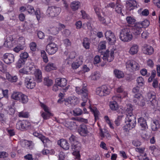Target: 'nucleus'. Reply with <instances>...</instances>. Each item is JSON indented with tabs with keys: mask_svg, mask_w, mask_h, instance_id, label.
Masks as SVG:
<instances>
[{
	"mask_svg": "<svg viewBox=\"0 0 160 160\" xmlns=\"http://www.w3.org/2000/svg\"><path fill=\"white\" fill-rule=\"evenodd\" d=\"M126 112L127 117L125 119L126 125L125 126L128 130H130L134 128L136 125V120L135 116L132 114V106L130 104H128L126 108ZM122 113L124 112V111L122 112Z\"/></svg>",
	"mask_w": 160,
	"mask_h": 160,
	"instance_id": "obj_1",
	"label": "nucleus"
},
{
	"mask_svg": "<svg viewBox=\"0 0 160 160\" xmlns=\"http://www.w3.org/2000/svg\"><path fill=\"white\" fill-rule=\"evenodd\" d=\"M69 140L72 143L71 149L73 151L72 154L76 157V160H80L79 151L81 148V144L78 141L77 138L73 135L70 137Z\"/></svg>",
	"mask_w": 160,
	"mask_h": 160,
	"instance_id": "obj_2",
	"label": "nucleus"
},
{
	"mask_svg": "<svg viewBox=\"0 0 160 160\" xmlns=\"http://www.w3.org/2000/svg\"><path fill=\"white\" fill-rule=\"evenodd\" d=\"M139 90V88L138 87H136L132 89V92L136 93L134 95V98L135 99L134 100L135 102L137 104L141 106H143L145 104V100H143V97L142 95L138 93Z\"/></svg>",
	"mask_w": 160,
	"mask_h": 160,
	"instance_id": "obj_3",
	"label": "nucleus"
},
{
	"mask_svg": "<svg viewBox=\"0 0 160 160\" xmlns=\"http://www.w3.org/2000/svg\"><path fill=\"white\" fill-rule=\"evenodd\" d=\"M145 99L143 98V100L146 101L147 104L151 107L153 105L157 106V102L158 101L156 99L155 93L153 91H150L147 93L145 96Z\"/></svg>",
	"mask_w": 160,
	"mask_h": 160,
	"instance_id": "obj_4",
	"label": "nucleus"
},
{
	"mask_svg": "<svg viewBox=\"0 0 160 160\" xmlns=\"http://www.w3.org/2000/svg\"><path fill=\"white\" fill-rule=\"evenodd\" d=\"M132 38V36L130 30L127 28H124L121 31L120 38L124 42H128Z\"/></svg>",
	"mask_w": 160,
	"mask_h": 160,
	"instance_id": "obj_5",
	"label": "nucleus"
},
{
	"mask_svg": "<svg viewBox=\"0 0 160 160\" xmlns=\"http://www.w3.org/2000/svg\"><path fill=\"white\" fill-rule=\"evenodd\" d=\"M116 91L117 92L120 93L121 94L113 96L112 98V100L121 101L122 99L127 96V92L124 90L123 87L122 86L117 88Z\"/></svg>",
	"mask_w": 160,
	"mask_h": 160,
	"instance_id": "obj_6",
	"label": "nucleus"
},
{
	"mask_svg": "<svg viewBox=\"0 0 160 160\" xmlns=\"http://www.w3.org/2000/svg\"><path fill=\"white\" fill-rule=\"evenodd\" d=\"M61 9L55 6L49 7L47 11V14L49 17L52 18L56 17L60 13Z\"/></svg>",
	"mask_w": 160,
	"mask_h": 160,
	"instance_id": "obj_7",
	"label": "nucleus"
},
{
	"mask_svg": "<svg viewBox=\"0 0 160 160\" xmlns=\"http://www.w3.org/2000/svg\"><path fill=\"white\" fill-rule=\"evenodd\" d=\"M40 105L45 111L41 112V116L44 120L48 119L53 116V114L50 112V109L47 106L42 103H40Z\"/></svg>",
	"mask_w": 160,
	"mask_h": 160,
	"instance_id": "obj_8",
	"label": "nucleus"
},
{
	"mask_svg": "<svg viewBox=\"0 0 160 160\" xmlns=\"http://www.w3.org/2000/svg\"><path fill=\"white\" fill-rule=\"evenodd\" d=\"M19 57L17 65V66L18 68L22 67L25 64L29 57V55L27 52H25L21 53L20 54Z\"/></svg>",
	"mask_w": 160,
	"mask_h": 160,
	"instance_id": "obj_9",
	"label": "nucleus"
},
{
	"mask_svg": "<svg viewBox=\"0 0 160 160\" xmlns=\"http://www.w3.org/2000/svg\"><path fill=\"white\" fill-rule=\"evenodd\" d=\"M105 37L108 44L113 45L115 43L116 38L114 33L111 30H108L106 32Z\"/></svg>",
	"mask_w": 160,
	"mask_h": 160,
	"instance_id": "obj_10",
	"label": "nucleus"
},
{
	"mask_svg": "<svg viewBox=\"0 0 160 160\" xmlns=\"http://www.w3.org/2000/svg\"><path fill=\"white\" fill-rule=\"evenodd\" d=\"M75 91L78 94H82V99L86 101L88 99V92L86 87L81 88L79 87H75Z\"/></svg>",
	"mask_w": 160,
	"mask_h": 160,
	"instance_id": "obj_11",
	"label": "nucleus"
},
{
	"mask_svg": "<svg viewBox=\"0 0 160 160\" xmlns=\"http://www.w3.org/2000/svg\"><path fill=\"white\" fill-rule=\"evenodd\" d=\"M58 50L57 45L54 42H51L48 44L46 48V50L49 55L55 54Z\"/></svg>",
	"mask_w": 160,
	"mask_h": 160,
	"instance_id": "obj_12",
	"label": "nucleus"
},
{
	"mask_svg": "<svg viewBox=\"0 0 160 160\" xmlns=\"http://www.w3.org/2000/svg\"><path fill=\"white\" fill-rule=\"evenodd\" d=\"M126 68H130L133 71L139 70L140 66L136 61L133 60H128L126 63Z\"/></svg>",
	"mask_w": 160,
	"mask_h": 160,
	"instance_id": "obj_13",
	"label": "nucleus"
},
{
	"mask_svg": "<svg viewBox=\"0 0 160 160\" xmlns=\"http://www.w3.org/2000/svg\"><path fill=\"white\" fill-rule=\"evenodd\" d=\"M30 125V123L28 121H19L17 123L16 128L18 129L24 131L28 129Z\"/></svg>",
	"mask_w": 160,
	"mask_h": 160,
	"instance_id": "obj_14",
	"label": "nucleus"
},
{
	"mask_svg": "<svg viewBox=\"0 0 160 160\" xmlns=\"http://www.w3.org/2000/svg\"><path fill=\"white\" fill-rule=\"evenodd\" d=\"M25 85L29 89L33 88L35 86V82L34 79L30 77H27L25 80Z\"/></svg>",
	"mask_w": 160,
	"mask_h": 160,
	"instance_id": "obj_15",
	"label": "nucleus"
},
{
	"mask_svg": "<svg viewBox=\"0 0 160 160\" xmlns=\"http://www.w3.org/2000/svg\"><path fill=\"white\" fill-rule=\"evenodd\" d=\"M65 104L68 105L70 104L75 105L78 103L79 100L78 98L75 96H72L64 100Z\"/></svg>",
	"mask_w": 160,
	"mask_h": 160,
	"instance_id": "obj_16",
	"label": "nucleus"
},
{
	"mask_svg": "<svg viewBox=\"0 0 160 160\" xmlns=\"http://www.w3.org/2000/svg\"><path fill=\"white\" fill-rule=\"evenodd\" d=\"M2 58L4 62L7 64L12 63L14 61V56L11 53H5L3 55Z\"/></svg>",
	"mask_w": 160,
	"mask_h": 160,
	"instance_id": "obj_17",
	"label": "nucleus"
},
{
	"mask_svg": "<svg viewBox=\"0 0 160 160\" xmlns=\"http://www.w3.org/2000/svg\"><path fill=\"white\" fill-rule=\"evenodd\" d=\"M106 7L114 8L115 11L118 13L122 14V10L123 6L121 5L115 4L114 2H112L108 4Z\"/></svg>",
	"mask_w": 160,
	"mask_h": 160,
	"instance_id": "obj_18",
	"label": "nucleus"
},
{
	"mask_svg": "<svg viewBox=\"0 0 160 160\" xmlns=\"http://www.w3.org/2000/svg\"><path fill=\"white\" fill-rule=\"evenodd\" d=\"M83 57L82 56H78L76 61L73 62L71 65L72 68L74 69L78 68L82 64L83 62Z\"/></svg>",
	"mask_w": 160,
	"mask_h": 160,
	"instance_id": "obj_19",
	"label": "nucleus"
},
{
	"mask_svg": "<svg viewBox=\"0 0 160 160\" xmlns=\"http://www.w3.org/2000/svg\"><path fill=\"white\" fill-rule=\"evenodd\" d=\"M78 132L81 136H86L88 133L86 126L85 125H81L78 128Z\"/></svg>",
	"mask_w": 160,
	"mask_h": 160,
	"instance_id": "obj_20",
	"label": "nucleus"
},
{
	"mask_svg": "<svg viewBox=\"0 0 160 160\" xmlns=\"http://www.w3.org/2000/svg\"><path fill=\"white\" fill-rule=\"evenodd\" d=\"M109 50H107L105 53L102 57L103 59L105 61H107L110 62L112 61L114 59V57L113 55H112L109 53Z\"/></svg>",
	"mask_w": 160,
	"mask_h": 160,
	"instance_id": "obj_21",
	"label": "nucleus"
},
{
	"mask_svg": "<svg viewBox=\"0 0 160 160\" xmlns=\"http://www.w3.org/2000/svg\"><path fill=\"white\" fill-rule=\"evenodd\" d=\"M140 24L136 23L132 29V33L135 35H139L142 31V28L140 26Z\"/></svg>",
	"mask_w": 160,
	"mask_h": 160,
	"instance_id": "obj_22",
	"label": "nucleus"
},
{
	"mask_svg": "<svg viewBox=\"0 0 160 160\" xmlns=\"http://www.w3.org/2000/svg\"><path fill=\"white\" fill-rule=\"evenodd\" d=\"M58 144L63 149L67 150L69 148V145L67 141L64 139H61L58 142Z\"/></svg>",
	"mask_w": 160,
	"mask_h": 160,
	"instance_id": "obj_23",
	"label": "nucleus"
},
{
	"mask_svg": "<svg viewBox=\"0 0 160 160\" xmlns=\"http://www.w3.org/2000/svg\"><path fill=\"white\" fill-rule=\"evenodd\" d=\"M55 82L58 86L62 88L64 87L67 84V80L64 78H57Z\"/></svg>",
	"mask_w": 160,
	"mask_h": 160,
	"instance_id": "obj_24",
	"label": "nucleus"
},
{
	"mask_svg": "<svg viewBox=\"0 0 160 160\" xmlns=\"http://www.w3.org/2000/svg\"><path fill=\"white\" fill-rule=\"evenodd\" d=\"M143 52L149 55L152 54L154 52V50L153 48L149 45H146L142 48Z\"/></svg>",
	"mask_w": 160,
	"mask_h": 160,
	"instance_id": "obj_25",
	"label": "nucleus"
},
{
	"mask_svg": "<svg viewBox=\"0 0 160 160\" xmlns=\"http://www.w3.org/2000/svg\"><path fill=\"white\" fill-rule=\"evenodd\" d=\"M34 74L38 82H40L42 81V72L39 69H36L34 71Z\"/></svg>",
	"mask_w": 160,
	"mask_h": 160,
	"instance_id": "obj_26",
	"label": "nucleus"
},
{
	"mask_svg": "<svg viewBox=\"0 0 160 160\" xmlns=\"http://www.w3.org/2000/svg\"><path fill=\"white\" fill-rule=\"evenodd\" d=\"M89 108L91 112L93 114L95 120L96 121L98 119L100 115V113L97 109L95 107H92L91 106L89 107Z\"/></svg>",
	"mask_w": 160,
	"mask_h": 160,
	"instance_id": "obj_27",
	"label": "nucleus"
},
{
	"mask_svg": "<svg viewBox=\"0 0 160 160\" xmlns=\"http://www.w3.org/2000/svg\"><path fill=\"white\" fill-rule=\"evenodd\" d=\"M137 2L135 0H131L127 2V8L130 10L133 9L134 7L137 6Z\"/></svg>",
	"mask_w": 160,
	"mask_h": 160,
	"instance_id": "obj_28",
	"label": "nucleus"
},
{
	"mask_svg": "<svg viewBox=\"0 0 160 160\" xmlns=\"http://www.w3.org/2000/svg\"><path fill=\"white\" fill-rule=\"evenodd\" d=\"M21 93L22 92H19L14 91L11 94V98L12 99L16 101H19Z\"/></svg>",
	"mask_w": 160,
	"mask_h": 160,
	"instance_id": "obj_29",
	"label": "nucleus"
},
{
	"mask_svg": "<svg viewBox=\"0 0 160 160\" xmlns=\"http://www.w3.org/2000/svg\"><path fill=\"white\" fill-rule=\"evenodd\" d=\"M113 100L110 102V108L112 110L116 111L118 109L119 105L117 102V100Z\"/></svg>",
	"mask_w": 160,
	"mask_h": 160,
	"instance_id": "obj_30",
	"label": "nucleus"
},
{
	"mask_svg": "<svg viewBox=\"0 0 160 160\" xmlns=\"http://www.w3.org/2000/svg\"><path fill=\"white\" fill-rule=\"evenodd\" d=\"M80 3L78 1H73L70 3V7L73 11H76L79 8Z\"/></svg>",
	"mask_w": 160,
	"mask_h": 160,
	"instance_id": "obj_31",
	"label": "nucleus"
},
{
	"mask_svg": "<svg viewBox=\"0 0 160 160\" xmlns=\"http://www.w3.org/2000/svg\"><path fill=\"white\" fill-rule=\"evenodd\" d=\"M138 122L142 128V130L148 128L146 122L143 118H140L138 119Z\"/></svg>",
	"mask_w": 160,
	"mask_h": 160,
	"instance_id": "obj_32",
	"label": "nucleus"
},
{
	"mask_svg": "<svg viewBox=\"0 0 160 160\" xmlns=\"http://www.w3.org/2000/svg\"><path fill=\"white\" fill-rule=\"evenodd\" d=\"M65 126L70 129H72L76 124L71 120H67L64 123Z\"/></svg>",
	"mask_w": 160,
	"mask_h": 160,
	"instance_id": "obj_33",
	"label": "nucleus"
},
{
	"mask_svg": "<svg viewBox=\"0 0 160 160\" xmlns=\"http://www.w3.org/2000/svg\"><path fill=\"white\" fill-rule=\"evenodd\" d=\"M6 76L7 79L10 82H16L18 80V78L16 76H11L8 73H6Z\"/></svg>",
	"mask_w": 160,
	"mask_h": 160,
	"instance_id": "obj_34",
	"label": "nucleus"
},
{
	"mask_svg": "<svg viewBox=\"0 0 160 160\" xmlns=\"http://www.w3.org/2000/svg\"><path fill=\"white\" fill-rule=\"evenodd\" d=\"M13 40L12 36H9L7 38V40L5 41L4 45L5 47L10 48L12 46V41Z\"/></svg>",
	"mask_w": 160,
	"mask_h": 160,
	"instance_id": "obj_35",
	"label": "nucleus"
},
{
	"mask_svg": "<svg viewBox=\"0 0 160 160\" xmlns=\"http://www.w3.org/2000/svg\"><path fill=\"white\" fill-rule=\"evenodd\" d=\"M113 73L115 77L118 78H122L124 76L123 72L118 69L114 70L113 71Z\"/></svg>",
	"mask_w": 160,
	"mask_h": 160,
	"instance_id": "obj_36",
	"label": "nucleus"
},
{
	"mask_svg": "<svg viewBox=\"0 0 160 160\" xmlns=\"http://www.w3.org/2000/svg\"><path fill=\"white\" fill-rule=\"evenodd\" d=\"M101 77L100 72H92L90 77L93 80H96L98 79Z\"/></svg>",
	"mask_w": 160,
	"mask_h": 160,
	"instance_id": "obj_37",
	"label": "nucleus"
},
{
	"mask_svg": "<svg viewBox=\"0 0 160 160\" xmlns=\"http://www.w3.org/2000/svg\"><path fill=\"white\" fill-rule=\"evenodd\" d=\"M25 66L30 73H31V71L34 70L35 68L34 63L31 61L27 62Z\"/></svg>",
	"mask_w": 160,
	"mask_h": 160,
	"instance_id": "obj_38",
	"label": "nucleus"
},
{
	"mask_svg": "<svg viewBox=\"0 0 160 160\" xmlns=\"http://www.w3.org/2000/svg\"><path fill=\"white\" fill-rule=\"evenodd\" d=\"M76 55V53L75 52H69L68 58L66 60L67 63L69 64L70 63L68 62L73 59L75 57Z\"/></svg>",
	"mask_w": 160,
	"mask_h": 160,
	"instance_id": "obj_39",
	"label": "nucleus"
},
{
	"mask_svg": "<svg viewBox=\"0 0 160 160\" xmlns=\"http://www.w3.org/2000/svg\"><path fill=\"white\" fill-rule=\"evenodd\" d=\"M104 92L105 96L108 95L110 93L111 88L108 85H104L102 86Z\"/></svg>",
	"mask_w": 160,
	"mask_h": 160,
	"instance_id": "obj_40",
	"label": "nucleus"
},
{
	"mask_svg": "<svg viewBox=\"0 0 160 160\" xmlns=\"http://www.w3.org/2000/svg\"><path fill=\"white\" fill-rule=\"evenodd\" d=\"M138 50V46L137 45H134L130 48L129 52L131 54L133 55L136 54Z\"/></svg>",
	"mask_w": 160,
	"mask_h": 160,
	"instance_id": "obj_41",
	"label": "nucleus"
},
{
	"mask_svg": "<svg viewBox=\"0 0 160 160\" xmlns=\"http://www.w3.org/2000/svg\"><path fill=\"white\" fill-rule=\"evenodd\" d=\"M22 144H24V147L28 149H30L32 148V143L31 141L24 140L22 142Z\"/></svg>",
	"mask_w": 160,
	"mask_h": 160,
	"instance_id": "obj_42",
	"label": "nucleus"
},
{
	"mask_svg": "<svg viewBox=\"0 0 160 160\" xmlns=\"http://www.w3.org/2000/svg\"><path fill=\"white\" fill-rule=\"evenodd\" d=\"M8 90L6 89L4 90L0 88V100L4 97L6 98L8 97Z\"/></svg>",
	"mask_w": 160,
	"mask_h": 160,
	"instance_id": "obj_43",
	"label": "nucleus"
},
{
	"mask_svg": "<svg viewBox=\"0 0 160 160\" xmlns=\"http://www.w3.org/2000/svg\"><path fill=\"white\" fill-rule=\"evenodd\" d=\"M90 41L87 38H85L83 39L82 45L86 49H88L90 47Z\"/></svg>",
	"mask_w": 160,
	"mask_h": 160,
	"instance_id": "obj_44",
	"label": "nucleus"
},
{
	"mask_svg": "<svg viewBox=\"0 0 160 160\" xmlns=\"http://www.w3.org/2000/svg\"><path fill=\"white\" fill-rule=\"evenodd\" d=\"M109 50V52L110 53V54L112 55H113L115 57V56L117 54L118 55V50L116 49V48L114 46L111 47L109 48V49H108Z\"/></svg>",
	"mask_w": 160,
	"mask_h": 160,
	"instance_id": "obj_45",
	"label": "nucleus"
},
{
	"mask_svg": "<svg viewBox=\"0 0 160 160\" xmlns=\"http://www.w3.org/2000/svg\"><path fill=\"white\" fill-rule=\"evenodd\" d=\"M28 101V96L22 93L19 101L23 103H27Z\"/></svg>",
	"mask_w": 160,
	"mask_h": 160,
	"instance_id": "obj_46",
	"label": "nucleus"
},
{
	"mask_svg": "<svg viewBox=\"0 0 160 160\" xmlns=\"http://www.w3.org/2000/svg\"><path fill=\"white\" fill-rule=\"evenodd\" d=\"M102 86L97 88L96 89V93L97 94L100 96H105L104 92Z\"/></svg>",
	"mask_w": 160,
	"mask_h": 160,
	"instance_id": "obj_47",
	"label": "nucleus"
},
{
	"mask_svg": "<svg viewBox=\"0 0 160 160\" xmlns=\"http://www.w3.org/2000/svg\"><path fill=\"white\" fill-rule=\"evenodd\" d=\"M44 83L45 85L50 86L52 85L53 82L52 80L50 79L48 77H46L44 78Z\"/></svg>",
	"mask_w": 160,
	"mask_h": 160,
	"instance_id": "obj_48",
	"label": "nucleus"
},
{
	"mask_svg": "<svg viewBox=\"0 0 160 160\" xmlns=\"http://www.w3.org/2000/svg\"><path fill=\"white\" fill-rule=\"evenodd\" d=\"M159 127V122L157 120H154L151 124V128L152 130L156 131Z\"/></svg>",
	"mask_w": 160,
	"mask_h": 160,
	"instance_id": "obj_49",
	"label": "nucleus"
},
{
	"mask_svg": "<svg viewBox=\"0 0 160 160\" xmlns=\"http://www.w3.org/2000/svg\"><path fill=\"white\" fill-rule=\"evenodd\" d=\"M41 141L43 142L44 144V146L47 147L51 143V141L48 139L44 136H43L40 139Z\"/></svg>",
	"mask_w": 160,
	"mask_h": 160,
	"instance_id": "obj_50",
	"label": "nucleus"
},
{
	"mask_svg": "<svg viewBox=\"0 0 160 160\" xmlns=\"http://www.w3.org/2000/svg\"><path fill=\"white\" fill-rule=\"evenodd\" d=\"M106 43V42L105 41L100 42L98 46V50L100 51L102 50L105 49Z\"/></svg>",
	"mask_w": 160,
	"mask_h": 160,
	"instance_id": "obj_51",
	"label": "nucleus"
},
{
	"mask_svg": "<svg viewBox=\"0 0 160 160\" xmlns=\"http://www.w3.org/2000/svg\"><path fill=\"white\" fill-rule=\"evenodd\" d=\"M25 47L23 45L18 44L16 47L14 48L13 50L15 52L18 53L20 51L23 50Z\"/></svg>",
	"mask_w": 160,
	"mask_h": 160,
	"instance_id": "obj_52",
	"label": "nucleus"
},
{
	"mask_svg": "<svg viewBox=\"0 0 160 160\" xmlns=\"http://www.w3.org/2000/svg\"><path fill=\"white\" fill-rule=\"evenodd\" d=\"M138 23L140 24L141 25L140 26L142 28H146L148 27L149 25V22L147 19L144 20L142 22H138Z\"/></svg>",
	"mask_w": 160,
	"mask_h": 160,
	"instance_id": "obj_53",
	"label": "nucleus"
},
{
	"mask_svg": "<svg viewBox=\"0 0 160 160\" xmlns=\"http://www.w3.org/2000/svg\"><path fill=\"white\" fill-rule=\"evenodd\" d=\"M137 82L138 85L140 86H142L144 85V80L141 77H139L137 78Z\"/></svg>",
	"mask_w": 160,
	"mask_h": 160,
	"instance_id": "obj_54",
	"label": "nucleus"
},
{
	"mask_svg": "<svg viewBox=\"0 0 160 160\" xmlns=\"http://www.w3.org/2000/svg\"><path fill=\"white\" fill-rule=\"evenodd\" d=\"M104 119L106 123L108 125L110 128L112 129H113L114 128L113 125V124L111 122V120L109 119L108 117L107 116L104 117Z\"/></svg>",
	"mask_w": 160,
	"mask_h": 160,
	"instance_id": "obj_55",
	"label": "nucleus"
},
{
	"mask_svg": "<svg viewBox=\"0 0 160 160\" xmlns=\"http://www.w3.org/2000/svg\"><path fill=\"white\" fill-rule=\"evenodd\" d=\"M127 22L129 24H133L135 21V20L134 18L132 16H128L126 18Z\"/></svg>",
	"mask_w": 160,
	"mask_h": 160,
	"instance_id": "obj_56",
	"label": "nucleus"
},
{
	"mask_svg": "<svg viewBox=\"0 0 160 160\" xmlns=\"http://www.w3.org/2000/svg\"><path fill=\"white\" fill-rule=\"evenodd\" d=\"M73 114L74 116H79L81 115L82 113V110L79 108H75L73 110Z\"/></svg>",
	"mask_w": 160,
	"mask_h": 160,
	"instance_id": "obj_57",
	"label": "nucleus"
},
{
	"mask_svg": "<svg viewBox=\"0 0 160 160\" xmlns=\"http://www.w3.org/2000/svg\"><path fill=\"white\" fill-rule=\"evenodd\" d=\"M41 55L43 61L46 63H47L48 60L47 56L46 53L44 51H42L41 52Z\"/></svg>",
	"mask_w": 160,
	"mask_h": 160,
	"instance_id": "obj_58",
	"label": "nucleus"
},
{
	"mask_svg": "<svg viewBox=\"0 0 160 160\" xmlns=\"http://www.w3.org/2000/svg\"><path fill=\"white\" fill-rule=\"evenodd\" d=\"M90 69L86 65H84L82 69V70L80 71L78 73L79 74L85 73L86 72H88L89 71Z\"/></svg>",
	"mask_w": 160,
	"mask_h": 160,
	"instance_id": "obj_59",
	"label": "nucleus"
},
{
	"mask_svg": "<svg viewBox=\"0 0 160 160\" xmlns=\"http://www.w3.org/2000/svg\"><path fill=\"white\" fill-rule=\"evenodd\" d=\"M18 44H20L22 45H23V46L25 47V39L24 37H19L18 39Z\"/></svg>",
	"mask_w": 160,
	"mask_h": 160,
	"instance_id": "obj_60",
	"label": "nucleus"
},
{
	"mask_svg": "<svg viewBox=\"0 0 160 160\" xmlns=\"http://www.w3.org/2000/svg\"><path fill=\"white\" fill-rule=\"evenodd\" d=\"M123 115L118 116L117 119L115 121V123L116 125L118 126L120 125Z\"/></svg>",
	"mask_w": 160,
	"mask_h": 160,
	"instance_id": "obj_61",
	"label": "nucleus"
},
{
	"mask_svg": "<svg viewBox=\"0 0 160 160\" xmlns=\"http://www.w3.org/2000/svg\"><path fill=\"white\" fill-rule=\"evenodd\" d=\"M149 149L152 151H153L155 154H157L160 152V150L154 145L150 146Z\"/></svg>",
	"mask_w": 160,
	"mask_h": 160,
	"instance_id": "obj_62",
	"label": "nucleus"
},
{
	"mask_svg": "<svg viewBox=\"0 0 160 160\" xmlns=\"http://www.w3.org/2000/svg\"><path fill=\"white\" fill-rule=\"evenodd\" d=\"M27 10L29 14H32L34 13L35 10L33 7L30 5H28L27 6Z\"/></svg>",
	"mask_w": 160,
	"mask_h": 160,
	"instance_id": "obj_63",
	"label": "nucleus"
},
{
	"mask_svg": "<svg viewBox=\"0 0 160 160\" xmlns=\"http://www.w3.org/2000/svg\"><path fill=\"white\" fill-rule=\"evenodd\" d=\"M19 72L21 73L25 74H28L30 73L27 69L26 67L25 66L23 68L19 70Z\"/></svg>",
	"mask_w": 160,
	"mask_h": 160,
	"instance_id": "obj_64",
	"label": "nucleus"
}]
</instances>
